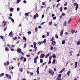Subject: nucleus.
Wrapping results in <instances>:
<instances>
[{
  "mask_svg": "<svg viewBox=\"0 0 80 80\" xmlns=\"http://www.w3.org/2000/svg\"><path fill=\"white\" fill-rule=\"evenodd\" d=\"M48 72L51 75H53L54 72L53 71L49 70Z\"/></svg>",
  "mask_w": 80,
  "mask_h": 80,
  "instance_id": "obj_1",
  "label": "nucleus"
},
{
  "mask_svg": "<svg viewBox=\"0 0 80 80\" xmlns=\"http://www.w3.org/2000/svg\"><path fill=\"white\" fill-rule=\"evenodd\" d=\"M55 44H56V42H55V41H53L52 42V45H53V46H55Z\"/></svg>",
  "mask_w": 80,
  "mask_h": 80,
  "instance_id": "obj_2",
  "label": "nucleus"
},
{
  "mask_svg": "<svg viewBox=\"0 0 80 80\" xmlns=\"http://www.w3.org/2000/svg\"><path fill=\"white\" fill-rule=\"evenodd\" d=\"M63 34V29H62L61 30V32H60V35H61V36H62Z\"/></svg>",
  "mask_w": 80,
  "mask_h": 80,
  "instance_id": "obj_3",
  "label": "nucleus"
},
{
  "mask_svg": "<svg viewBox=\"0 0 80 80\" xmlns=\"http://www.w3.org/2000/svg\"><path fill=\"white\" fill-rule=\"evenodd\" d=\"M45 57V54H41V56H40V57L42 58H44Z\"/></svg>",
  "mask_w": 80,
  "mask_h": 80,
  "instance_id": "obj_4",
  "label": "nucleus"
},
{
  "mask_svg": "<svg viewBox=\"0 0 80 80\" xmlns=\"http://www.w3.org/2000/svg\"><path fill=\"white\" fill-rule=\"evenodd\" d=\"M10 11L11 12H13V10H14V8L12 7L10 8Z\"/></svg>",
  "mask_w": 80,
  "mask_h": 80,
  "instance_id": "obj_5",
  "label": "nucleus"
},
{
  "mask_svg": "<svg viewBox=\"0 0 80 80\" xmlns=\"http://www.w3.org/2000/svg\"><path fill=\"white\" fill-rule=\"evenodd\" d=\"M39 67H38L37 68V70L36 71V72H37V74H39Z\"/></svg>",
  "mask_w": 80,
  "mask_h": 80,
  "instance_id": "obj_6",
  "label": "nucleus"
},
{
  "mask_svg": "<svg viewBox=\"0 0 80 80\" xmlns=\"http://www.w3.org/2000/svg\"><path fill=\"white\" fill-rule=\"evenodd\" d=\"M43 41H39L38 42V44H39V45H42V44H43Z\"/></svg>",
  "mask_w": 80,
  "mask_h": 80,
  "instance_id": "obj_7",
  "label": "nucleus"
},
{
  "mask_svg": "<svg viewBox=\"0 0 80 80\" xmlns=\"http://www.w3.org/2000/svg\"><path fill=\"white\" fill-rule=\"evenodd\" d=\"M72 53H73V52L72 51H70L69 52L70 56H72Z\"/></svg>",
  "mask_w": 80,
  "mask_h": 80,
  "instance_id": "obj_8",
  "label": "nucleus"
},
{
  "mask_svg": "<svg viewBox=\"0 0 80 80\" xmlns=\"http://www.w3.org/2000/svg\"><path fill=\"white\" fill-rule=\"evenodd\" d=\"M65 68H63L61 70V71H60L59 73H62V72H63V71H65Z\"/></svg>",
  "mask_w": 80,
  "mask_h": 80,
  "instance_id": "obj_9",
  "label": "nucleus"
},
{
  "mask_svg": "<svg viewBox=\"0 0 80 80\" xmlns=\"http://www.w3.org/2000/svg\"><path fill=\"white\" fill-rule=\"evenodd\" d=\"M75 8H76L75 9L76 10H77L78 9V4H76Z\"/></svg>",
  "mask_w": 80,
  "mask_h": 80,
  "instance_id": "obj_10",
  "label": "nucleus"
},
{
  "mask_svg": "<svg viewBox=\"0 0 80 80\" xmlns=\"http://www.w3.org/2000/svg\"><path fill=\"white\" fill-rule=\"evenodd\" d=\"M49 55H50V54H49L48 53L46 55V56L45 57V58H48V57Z\"/></svg>",
  "mask_w": 80,
  "mask_h": 80,
  "instance_id": "obj_11",
  "label": "nucleus"
},
{
  "mask_svg": "<svg viewBox=\"0 0 80 80\" xmlns=\"http://www.w3.org/2000/svg\"><path fill=\"white\" fill-rule=\"evenodd\" d=\"M33 44L34 45V48H36V42H34L33 43Z\"/></svg>",
  "mask_w": 80,
  "mask_h": 80,
  "instance_id": "obj_12",
  "label": "nucleus"
},
{
  "mask_svg": "<svg viewBox=\"0 0 80 80\" xmlns=\"http://www.w3.org/2000/svg\"><path fill=\"white\" fill-rule=\"evenodd\" d=\"M65 43V40H63L62 41V45H64Z\"/></svg>",
  "mask_w": 80,
  "mask_h": 80,
  "instance_id": "obj_13",
  "label": "nucleus"
},
{
  "mask_svg": "<svg viewBox=\"0 0 80 80\" xmlns=\"http://www.w3.org/2000/svg\"><path fill=\"white\" fill-rule=\"evenodd\" d=\"M21 51H21V49L20 48H18V49H17V51L19 53H20L21 52Z\"/></svg>",
  "mask_w": 80,
  "mask_h": 80,
  "instance_id": "obj_14",
  "label": "nucleus"
},
{
  "mask_svg": "<svg viewBox=\"0 0 80 80\" xmlns=\"http://www.w3.org/2000/svg\"><path fill=\"white\" fill-rule=\"evenodd\" d=\"M75 31L73 30H71V33H72V34H73V33H75Z\"/></svg>",
  "mask_w": 80,
  "mask_h": 80,
  "instance_id": "obj_15",
  "label": "nucleus"
},
{
  "mask_svg": "<svg viewBox=\"0 0 80 80\" xmlns=\"http://www.w3.org/2000/svg\"><path fill=\"white\" fill-rule=\"evenodd\" d=\"M9 18H10L12 22H14V23L15 22V21H14V20L13 19L11 18V17H10Z\"/></svg>",
  "mask_w": 80,
  "mask_h": 80,
  "instance_id": "obj_16",
  "label": "nucleus"
},
{
  "mask_svg": "<svg viewBox=\"0 0 80 80\" xmlns=\"http://www.w3.org/2000/svg\"><path fill=\"white\" fill-rule=\"evenodd\" d=\"M38 56H37L35 58H34V60H36L38 59Z\"/></svg>",
  "mask_w": 80,
  "mask_h": 80,
  "instance_id": "obj_17",
  "label": "nucleus"
},
{
  "mask_svg": "<svg viewBox=\"0 0 80 80\" xmlns=\"http://www.w3.org/2000/svg\"><path fill=\"white\" fill-rule=\"evenodd\" d=\"M40 63H43V59L42 58L40 59Z\"/></svg>",
  "mask_w": 80,
  "mask_h": 80,
  "instance_id": "obj_18",
  "label": "nucleus"
},
{
  "mask_svg": "<svg viewBox=\"0 0 80 80\" xmlns=\"http://www.w3.org/2000/svg\"><path fill=\"white\" fill-rule=\"evenodd\" d=\"M77 67V62H75V68H76Z\"/></svg>",
  "mask_w": 80,
  "mask_h": 80,
  "instance_id": "obj_19",
  "label": "nucleus"
},
{
  "mask_svg": "<svg viewBox=\"0 0 80 80\" xmlns=\"http://www.w3.org/2000/svg\"><path fill=\"white\" fill-rule=\"evenodd\" d=\"M19 71H20L21 72H23V68H19Z\"/></svg>",
  "mask_w": 80,
  "mask_h": 80,
  "instance_id": "obj_20",
  "label": "nucleus"
},
{
  "mask_svg": "<svg viewBox=\"0 0 80 80\" xmlns=\"http://www.w3.org/2000/svg\"><path fill=\"white\" fill-rule=\"evenodd\" d=\"M12 33H13V32L11 31L9 33V36H10V37H12Z\"/></svg>",
  "mask_w": 80,
  "mask_h": 80,
  "instance_id": "obj_21",
  "label": "nucleus"
},
{
  "mask_svg": "<svg viewBox=\"0 0 80 80\" xmlns=\"http://www.w3.org/2000/svg\"><path fill=\"white\" fill-rule=\"evenodd\" d=\"M67 25V21H65L63 23V26H66Z\"/></svg>",
  "mask_w": 80,
  "mask_h": 80,
  "instance_id": "obj_22",
  "label": "nucleus"
},
{
  "mask_svg": "<svg viewBox=\"0 0 80 80\" xmlns=\"http://www.w3.org/2000/svg\"><path fill=\"white\" fill-rule=\"evenodd\" d=\"M62 10H63V8L62 7H61L60 8V12H62Z\"/></svg>",
  "mask_w": 80,
  "mask_h": 80,
  "instance_id": "obj_23",
  "label": "nucleus"
},
{
  "mask_svg": "<svg viewBox=\"0 0 80 80\" xmlns=\"http://www.w3.org/2000/svg\"><path fill=\"white\" fill-rule=\"evenodd\" d=\"M52 57L54 58H56V55L54 54L52 55Z\"/></svg>",
  "mask_w": 80,
  "mask_h": 80,
  "instance_id": "obj_24",
  "label": "nucleus"
},
{
  "mask_svg": "<svg viewBox=\"0 0 80 80\" xmlns=\"http://www.w3.org/2000/svg\"><path fill=\"white\" fill-rule=\"evenodd\" d=\"M70 70L67 73V74L68 76H69V75H70Z\"/></svg>",
  "mask_w": 80,
  "mask_h": 80,
  "instance_id": "obj_25",
  "label": "nucleus"
},
{
  "mask_svg": "<svg viewBox=\"0 0 80 80\" xmlns=\"http://www.w3.org/2000/svg\"><path fill=\"white\" fill-rule=\"evenodd\" d=\"M23 38L24 40L25 41H26L27 40V38H25V37L23 36Z\"/></svg>",
  "mask_w": 80,
  "mask_h": 80,
  "instance_id": "obj_26",
  "label": "nucleus"
},
{
  "mask_svg": "<svg viewBox=\"0 0 80 80\" xmlns=\"http://www.w3.org/2000/svg\"><path fill=\"white\" fill-rule=\"evenodd\" d=\"M4 75V74L3 73H2L0 74V77H3Z\"/></svg>",
  "mask_w": 80,
  "mask_h": 80,
  "instance_id": "obj_27",
  "label": "nucleus"
},
{
  "mask_svg": "<svg viewBox=\"0 0 80 80\" xmlns=\"http://www.w3.org/2000/svg\"><path fill=\"white\" fill-rule=\"evenodd\" d=\"M8 78L9 79H11V78H12V77L10 75H9L8 77Z\"/></svg>",
  "mask_w": 80,
  "mask_h": 80,
  "instance_id": "obj_28",
  "label": "nucleus"
},
{
  "mask_svg": "<svg viewBox=\"0 0 80 80\" xmlns=\"http://www.w3.org/2000/svg\"><path fill=\"white\" fill-rule=\"evenodd\" d=\"M54 38L53 37H52V38L51 39V41H53V40H54Z\"/></svg>",
  "mask_w": 80,
  "mask_h": 80,
  "instance_id": "obj_29",
  "label": "nucleus"
},
{
  "mask_svg": "<svg viewBox=\"0 0 80 80\" xmlns=\"http://www.w3.org/2000/svg\"><path fill=\"white\" fill-rule=\"evenodd\" d=\"M21 1V0H18L17 2V3H19V2H20Z\"/></svg>",
  "mask_w": 80,
  "mask_h": 80,
  "instance_id": "obj_30",
  "label": "nucleus"
},
{
  "mask_svg": "<svg viewBox=\"0 0 80 80\" xmlns=\"http://www.w3.org/2000/svg\"><path fill=\"white\" fill-rule=\"evenodd\" d=\"M52 63H53V65H54V64H55V59H54L53 60Z\"/></svg>",
  "mask_w": 80,
  "mask_h": 80,
  "instance_id": "obj_31",
  "label": "nucleus"
},
{
  "mask_svg": "<svg viewBox=\"0 0 80 80\" xmlns=\"http://www.w3.org/2000/svg\"><path fill=\"white\" fill-rule=\"evenodd\" d=\"M5 50H6V51H8L9 49H8V48H5Z\"/></svg>",
  "mask_w": 80,
  "mask_h": 80,
  "instance_id": "obj_32",
  "label": "nucleus"
},
{
  "mask_svg": "<svg viewBox=\"0 0 80 80\" xmlns=\"http://www.w3.org/2000/svg\"><path fill=\"white\" fill-rule=\"evenodd\" d=\"M13 40H17V37H13Z\"/></svg>",
  "mask_w": 80,
  "mask_h": 80,
  "instance_id": "obj_33",
  "label": "nucleus"
},
{
  "mask_svg": "<svg viewBox=\"0 0 80 80\" xmlns=\"http://www.w3.org/2000/svg\"><path fill=\"white\" fill-rule=\"evenodd\" d=\"M28 35H30L31 34V31H29L28 32Z\"/></svg>",
  "mask_w": 80,
  "mask_h": 80,
  "instance_id": "obj_34",
  "label": "nucleus"
},
{
  "mask_svg": "<svg viewBox=\"0 0 80 80\" xmlns=\"http://www.w3.org/2000/svg\"><path fill=\"white\" fill-rule=\"evenodd\" d=\"M26 47H27V45H26V44L25 43L24 45V48H25Z\"/></svg>",
  "mask_w": 80,
  "mask_h": 80,
  "instance_id": "obj_35",
  "label": "nucleus"
},
{
  "mask_svg": "<svg viewBox=\"0 0 80 80\" xmlns=\"http://www.w3.org/2000/svg\"><path fill=\"white\" fill-rule=\"evenodd\" d=\"M67 4H68V3L67 2H66L64 4V6H66L67 5Z\"/></svg>",
  "mask_w": 80,
  "mask_h": 80,
  "instance_id": "obj_36",
  "label": "nucleus"
},
{
  "mask_svg": "<svg viewBox=\"0 0 80 80\" xmlns=\"http://www.w3.org/2000/svg\"><path fill=\"white\" fill-rule=\"evenodd\" d=\"M50 48H51L50 50H53V46H51V47H50Z\"/></svg>",
  "mask_w": 80,
  "mask_h": 80,
  "instance_id": "obj_37",
  "label": "nucleus"
},
{
  "mask_svg": "<svg viewBox=\"0 0 80 80\" xmlns=\"http://www.w3.org/2000/svg\"><path fill=\"white\" fill-rule=\"evenodd\" d=\"M55 37L56 38H58V35L56 34L55 35Z\"/></svg>",
  "mask_w": 80,
  "mask_h": 80,
  "instance_id": "obj_38",
  "label": "nucleus"
},
{
  "mask_svg": "<svg viewBox=\"0 0 80 80\" xmlns=\"http://www.w3.org/2000/svg\"><path fill=\"white\" fill-rule=\"evenodd\" d=\"M51 60H49V62H48V64H49V65H50V64L51 63Z\"/></svg>",
  "mask_w": 80,
  "mask_h": 80,
  "instance_id": "obj_39",
  "label": "nucleus"
},
{
  "mask_svg": "<svg viewBox=\"0 0 80 80\" xmlns=\"http://www.w3.org/2000/svg\"><path fill=\"white\" fill-rule=\"evenodd\" d=\"M38 31V28L37 27H36L35 29V31H36V32H37Z\"/></svg>",
  "mask_w": 80,
  "mask_h": 80,
  "instance_id": "obj_40",
  "label": "nucleus"
},
{
  "mask_svg": "<svg viewBox=\"0 0 80 80\" xmlns=\"http://www.w3.org/2000/svg\"><path fill=\"white\" fill-rule=\"evenodd\" d=\"M49 60H51L52 59V56H50L49 58Z\"/></svg>",
  "mask_w": 80,
  "mask_h": 80,
  "instance_id": "obj_41",
  "label": "nucleus"
},
{
  "mask_svg": "<svg viewBox=\"0 0 80 80\" xmlns=\"http://www.w3.org/2000/svg\"><path fill=\"white\" fill-rule=\"evenodd\" d=\"M0 38H2V39H4V38H3V36H0Z\"/></svg>",
  "mask_w": 80,
  "mask_h": 80,
  "instance_id": "obj_42",
  "label": "nucleus"
},
{
  "mask_svg": "<svg viewBox=\"0 0 80 80\" xmlns=\"http://www.w3.org/2000/svg\"><path fill=\"white\" fill-rule=\"evenodd\" d=\"M49 32H47V36H49Z\"/></svg>",
  "mask_w": 80,
  "mask_h": 80,
  "instance_id": "obj_43",
  "label": "nucleus"
},
{
  "mask_svg": "<svg viewBox=\"0 0 80 80\" xmlns=\"http://www.w3.org/2000/svg\"><path fill=\"white\" fill-rule=\"evenodd\" d=\"M17 11H18L19 10H20V8H18L17 9Z\"/></svg>",
  "mask_w": 80,
  "mask_h": 80,
  "instance_id": "obj_44",
  "label": "nucleus"
},
{
  "mask_svg": "<svg viewBox=\"0 0 80 80\" xmlns=\"http://www.w3.org/2000/svg\"><path fill=\"white\" fill-rule=\"evenodd\" d=\"M43 43H46V39H44V41H43Z\"/></svg>",
  "mask_w": 80,
  "mask_h": 80,
  "instance_id": "obj_45",
  "label": "nucleus"
},
{
  "mask_svg": "<svg viewBox=\"0 0 80 80\" xmlns=\"http://www.w3.org/2000/svg\"><path fill=\"white\" fill-rule=\"evenodd\" d=\"M44 23H45V22H42V23H41V25H43V24H44Z\"/></svg>",
  "mask_w": 80,
  "mask_h": 80,
  "instance_id": "obj_46",
  "label": "nucleus"
},
{
  "mask_svg": "<svg viewBox=\"0 0 80 80\" xmlns=\"http://www.w3.org/2000/svg\"><path fill=\"white\" fill-rule=\"evenodd\" d=\"M52 22H49V25H52Z\"/></svg>",
  "mask_w": 80,
  "mask_h": 80,
  "instance_id": "obj_47",
  "label": "nucleus"
},
{
  "mask_svg": "<svg viewBox=\"0 0 80 80\" xmlns=\"http://www.w3.org/2000/svg\"><path fill=\"white\" fill-rule=\"evenodd\" d=\"M23 2L24 3H27V1L25 0H24Z\"/></svg>",
  "mask_w": 80,
  "mask_h": 80,
  "instance_id": "obj_48",
  "label": "nucleus"
},
{
  "mask_svg": "<svg viewBox=\"0 0 80 80\" xmlns=\"http://www.w3.org/2000/svg\"><path fill=\"white\" fill-rule=\"evenodd\" d=\"M35 15H36V16L37 17H38V14L36 13V14Z\"/></svg>",
  "mask_w": 80,
  "mask_h": 80,
  "instance_id": "obj_49",
  "label": "nucleus"
},
{
  "mask_svg": "<svg viewBox=\"0 0 80 80\" xmlns=\"http://www.w3.org/2000/svg\"><path fill=\"white\" fill-rule=\"evenodd\" d=\"M30 74L31 75H33V72H31Z\"/></svg>",
  "mask_w": 80,
  "mask_h": 80,
  "instance_id": "obj_50",
  "label": "nucleus"
},
{
  "mask_svg": "<svg viewBox=\"0 0 80 80\" xmlns=\"http://www.w3.org/2000/svg\"><path fill=\"white\" fill-rule=\"evenodd\" d=\"M23 61H24V62H25V61H26V58H24Z\"/></svg>",
  "mask_w": 80,
  "mask_h": 80,
  "instance_id": "obj_51",
  "label": "nucleus"
},
{
  "mask_svg": "<svg viewBox=\"0 0 80 80\" xmlns=\"http://www.w3.org/2000/svg\"><path fill=\"white\" fill-rule=\"evenodd\" d=\"M34 19H36V18H37L36 17V15H34Z\"/></svg>",
  "mask_w": 80,
  "mask_h": 80,
  "instance_id": "obj_52",
  "label": "nucleus"
},
{
  "mask_svg": "<svg viewBox=\"0 0 80 80\" xmlns=\"http://www.w3.org/2000/svg\"><path fill=\"white\" fill-rule=\"evenodd\" d=\"M11 51H12V52H13V51H14V49L12 48H11Z\"/></svg>",
  "mask_w": 80,
  "mask_h": 80,
  "instance_id": "obj_53",
  "label": "nucleus"
},
{
  "mask_svg": "<svg viewBox=\"0 0 80 80\" xmlns=\"http://www.w3.org/2000/svg\"><path fill=\"white\" fill-rule=\"evenodd\" d=\"M25 15H26V16H28V13H26L25 14Z\"/></svg>",
  "mask_w": 80,
  "mask_h": 80,
  "instance_id": "obj_54",
  "label": "nucleus"
},
{
  "mask_svg": "<svg viewBox=\"0 0 80 80\" xmlns=\"http://www.w3.org/2000/svg\"><path fill=\"white\" fill-rule=\"evenodd\" d=\"M44 17H45V16L44 15H42L41 17V18H44Z\"/></svg>",
  "mask_w": 80,
  "mask_h": 80,
  "instance_id": "obj_55",
  "label": "nucleus"
},
{
  "mask_svg": "<svg viewBox=\"0 0 80 80\" xmlns=\"http://www.w3.org/2000/svg\"><path fill=\"white\" fill-rule=\"evenodd\" d=\"M57 80H61V78H57Z\"/></svg>",
  "mask_w": 80,
  "mask_h": 80,
  "instance_id": "obj_56",
  "label": "nucleus"
},
{
  "mask_svg": "<svg viewBox=\"0 0 80 80\" xmlns=\"http://www.w3.org/2000/svg\"><path fill=\"white\" fill-rule=\"evenodd\" d=\"M66 63H67L66 64V66H67V65H68V62L67 61L66 62Z\"/></svg>",
  "mask_w": 80,
  "mask_h": 80,
  "instance_id": "obj_57",
  "label": "nucleus"
},
{
  "mask_svg": "<svg viewBox=\"0 0 80 80\" xmlns=\"http://www.w3.org/2000/svg\"><path fill=\"white\" fill-rule=\"evenodd\" d=\"M40 52L39 51L37 54L38 55L40 54Z\"/></svg>",
  "mask_w": 80,
  "mask_h": 80,
  "instance_id": "obj_58",
  "label": "nucleus"
},
{
  "mask_svg": "<svg viewBox=\"0 0 80 80\" xmlns=\"http://www.w3.org/2000/svg\"><path fill=\"white\" fill-rule=\"evenodd\" d=\"M23 56L21 57V58H20L21 60H22V59H23Z\"/></svg>",
  "mask_w": 80,
  "mask_h": 80,
  "instance_id": "obj_59",
  "label": "nucleus"
},
{
  "mask_svg": "<svg viewBox=\"0 0 80 80\" xmlns=\"http://www.w3.org/2000/svg\"><path fill=\"white\" fill-rule=\"evenodd\" d=\"M58 77L59 78H60V77H61V74H59L58 75Z\"/></svg>",
  "mask_w": 80,
  "mask_h": 80,
  "instance_id": "obj_60",
  "label": "nucleus"
},
{
  "mask_svg": "<svg viewBox=\"0 0 80 80\" xmlns=\"http://www.w3.org/2000/svg\"><path fill=\"white\" fill-rule=\"evenodd\" d=\"M54 25L55 26V27H57L58 25L57 24H56L55 23L54 24Z\"/></svg>",
  "mask_w": 80,
  "mask_h": 80,
  "instance_id": "obj_61",
  "label": "nucleus"
},
{
  "mask_svg": "<svg viewBox=\"0 0 80 80\" xmlns=\"http://www.w3.org/2000/svg\"><path fill=\"white\" fill-rule=\"evenodd\" d=\"M42 38H45V35H43L42 36Z\"/></svg>",
  "mask_w": 80,
  "mask_h": 80,
  "instance_id": "obj_62",
  "label": "nucleus"
},
{
  "mask_svg": "<svg viewBox=\"0 0 80 80\" xmlns=\"http://www.w3.org/2000/svg\"><path fill=\"white\" fill-rule=\"evenodd\" d=\"M53 20H55L56 19V17H54L53 18Z\"/></svg>",
  "mask_w": 80,
  "mask_h": 80,
  "instance_id": "obj_63",
  "label": "nucleus"
},
{
  "mask_svg": "<svg viewBox=\"0 0 80 80\" xmlns=\"http://www.w3.org/2000/svg\"><path fill=\"white\" fill-rule=\"evenodd\" d=\"M7 64L8 65H9V62L7 61Z\"/></svg>",
  "mask_w": 80,
  "mask_h": 80,
  "instance_id": "obj_64",
  "label": "nucleus"
}]
</instances>
